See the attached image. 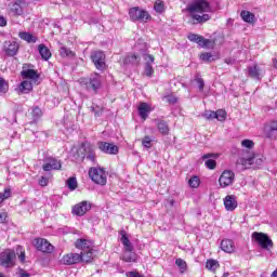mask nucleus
Wrapping results in <instances>:
<instances>
[{
    "mask_svg": "<svg viewBox=\"0 0 277 277\" xmlns=\"http://www.w3.org/2000/svg\"><path fill=\"white\" fill-rule=\"evenodd\" d=\"M186 10L195 23L202 25V23L211 21V15L209 14L213 12V8L207 0H195L187 5Z\"/></svg>",
    "mask_w": 277,
    "mask_h": 277,
    "instance_id": "obj_1",
    "label": "nucleus"
},
{
    "mask_svg": "<svg viewBox=\"0 0 277 277\" xmlns=\"http://www.w3.org/2000/svg\"><path fill=\"white\" fill-rule=\"evenodd\" d=\"M89 179H91L95 185L105 187V185H107V171L101 167H92L89 169Z\"/></svg>",
    "mask_w": 277,
    "mask_h": 277,
    "instance_id": "obj_2",
    "label": "nucleus"
},
{
    "mask_svg": "<svg viewBox=\"0 0 277 277\" xmlns=\"http://www.w3.org/2000/svg\"><path fill=\"white\" fill-rule=\"evenodd\" d=\"M80 84L89 92H94V94H96L102 85L101 75L93 74L89 78H82L80 79Z\"/></svg>",
    "mask_w": 277,
    "mask_h": 277,
    "instance_id": "obj_3",
    "label": "nucleus"
},
{
    "mask_svg": "<svg viewBox=\"0 0 277 277\" xmlns=\"http://www.w3.org/2000/svg\"><path fill=\"white\" fill-rule=\"evenodd\" d=\"M129 17L132 23H148L151 21L153 16L150 13L144 9H140V6H133L129 10Z\"/></svg>",
    "mask_w": 277,
    "mask_h": 277,
    "instance_id": "obj_4",
    "label": "nucleus"
},
{
    "mask_svg": "<svg viewBox=\"0 0 277 277\" xmlns=\"http://www.w3.org/2000/svg\"><path fill=\"white\" fill-rule=\"evenodd\" d=\"M16 261V252L12 249H5L0 253L1 267H14Z\"/></svg>",
    "mask_w": 277,
    "mask_h": 277,
    "instance_id": "obj_5",
    "label": "nucleus"
},
{
    "mask_svg": "<svg viewBox=\"0 0 277 277\" xmlns=\"http://www.w3.org/2000/svg\"><path fill=\"white\" fill-rule=\"evenodd\" d=\"M252 241H255V243H259L263 250H267L268 248H274V241L269 239V236L265 233L261 232H253L252 235Z\"/></svg>",
    "mask_w": 277,
    "mask_h": 277,
    "instance_id": "obj_6",
    "label": "nucleus"
},
{
    "mask_svg": "<svg viewBox=\"0 0 277 277\" xmlns=\"http://www.w3.org/2000/svg\"><path fill=\"white\" fill-rule=\"evenodd\" d=\"M105 60L106 56L103 51L91 52V61L97 70H105V68H107V63H105Z\"/></svg>",
    "mask_w": 277,
    "mask_h": 277,
    "instance_id": "obj_7",
    "label": "nucleus"
},
{
    "mask_svg": "<svg viewBox=\"0 0 277 277\" xmlns=\"http://www.w3.org/2000/svg\"><path fill=\"white\" fill-rule=\"evenodd\" d=\"M81 148L83 150V159L91 161L92 163H96V150L94 146L90 142H83L81 144Z\"/></svg>",
    "mask_w": 277,
    "mask_h": 277,
    "instance_id": "obj_8",
    "label": "nucleus"
},
{
    "mask_svg": "<svg viewBox=\"0 0 277 277\" xmlns=\"http://www.w3.org/2000/svg\"><path fill=\"white\" fill-rule=\"evenodd\" d=\"M235 183V172L230 170H225L219 177L220 187L226 189V187H230Z\"/></svg>",
    "mask_w": 277,
    "mask_h": 277,
    "instance_id": "obj_9",
    "label": "nucleus"
},
{
    "mask_svg": "<svg viewBox=\"0 0 277 277\" xmlns=\"http://www.w3.org/2000/svg\"><path fill=\"white\" fill-rule=\"evenodd\" d=\"M32 245L35 246L36 250H38L39 252L51 254V252H53L54 250L53 245H51V242H49V240L44 238H36L32 241Z\"/></svg>",
    "mask_w": 277,
    "mask_h": 277,
    "instance_id": "obj_10",
    "label": "nucleus"
},
{
    "mask_svg": "<svg viewBox=\"0 0 277 277\" xmlns=\"http://www.w3.org/2000/svg\"><path fill=\"white\" fill-rule=\"evenodd\" d=\"M247 75L251 79L261 81V79H263V76L265 75V69L263 67H261V65H259V64H253V65L247 67Z\"/></svg>",
    "mask_w": 277,
    "mask_h": 277,
    "instance_id": "obj_11",
    "label": "nucleus"
},
{
    "mask_svg": "<svg viewBox=\"0 0 277 277\" xmlns=\"http://www.w3.org/2000/svg\"><path fill=\"white\" fill-rule=\"evenodd\" d=\"M90 209H92V203L90 201H81L72 207L71 213L78 217H83Z\"/></svg>",
    "mask_w": 277,
    "mask_h": 277,
    "instance_id": "obj_12",
    "label": "nucleus"
},
{
    "mask_svg": "<svg viewBox=\"0 0 277 277\" xmlns=\"http://www.w3.org/2000/svg\"><path fill=\"white\" fill-rule=\"evenodd\" d=\"M97 148L105 155H118V146L114 143L98 142Z\"/></svg>",
    "mask_w": 277,
    "mask_h": 277,
    "instance_id": "obj_13",
    "label": "nucleus"
},
{
    "mask_svg": "<svg viewBox=\"0 0 277 277\" xmlns=\"http://www.w3.org/2000/svg\"><path fill=\"white\" fill-rule=\"evenodd\" d=\"M44 172H51V170H62V160L54 157H48L43 164Z\"/></svg>",
    "mask_w": 277,
    "mask_h": 277,
    "instance_id": "obj_14",
    "label": "nucleus"
},
{
    "mask_svg": "<svg viewBox=\"0 0 277 277\" xmlns=\"http://www.w3.org/2000/svg\"><path fill=\"white\" fill-rule=\"evenodd\" d=\"M21 47L18 45V42L16 41H5L3 45V52L8 57H14L18 54V49Z\"/></svg>",
    "mask_w": 277,
    "mask_h": 277,
    "instance_id": "obj_15",
    "label": "nucleus"
},
{
    "mask_svg": "<svg viewBox=\"0 0 277 277\" xmlns=\"http://www.w3.org/2000/svg\"><path fill=\"white\" fill-rule=\"evenodd\" d=\"M264 135H265V137H268V140H276V137H277V120H273L265 124Z\"/></svg>",
    "mask_w": 277,
    "mask_h": 277,
    "instance_id": "obj_16",
    "label": "nucleus"
},
{
    "mask_svg": "<svg viewBox=\"0 0 277 277\" xmlns=\"http://www.w3.org/2000/svg\"><path fill=\"white\" fill-rule=\"evenodd\" d=\"M61 263L63 265H77V263H81V254L67 253L62 258Z\"/></svg>",
    "mask_w": 277,
    "mask_h": 277,
    "instance_id": "obj_17",
    "label": "nucleus"
},
{
    "mask_svg": "<svg viewBox=\"0 0 277 277\" xmlns=\"http://www.w3.org/2000/svg\"><path fill=\"white\" fill-rule=\"evenodd\" d=\"M137 111L140 118L146 121L148 119V116H150V111H153V107H150V104L146 102H141L137 106Z\"/></svg>",
    "mask_w": 277,
    "mask_h": 277,
    "instance_id": "obj_18",
    "label": "nucleus"
},
{
    "mask_svg": "<svg viewBox=\"0 0 277 277\" xmlns=\"http://www.w3.org/2000/svg\"><path fill=\"white\" fill-rule=\"evenodd\" d=\"M23 79H30V81H38L40 79V75L36 69H26L25 65L23 66V70L21 71Z\"/></svg>",
    "mask_w": 277,
    "mask_h": 277,
    "instance_id": "obj_19",
    "label": "nucleus"
},
{
    "mask_svg": "<svg viewBox=\"0 0 277 277\" xmlns=\"http://www.w3.org/2000/svg\"><path fill=\"white\" fill-rule=\"evenodd\" d=\"M213 158L217 159V154H206L201 157V159H207L205 166L208 170H215L217 168V162Z\"/></svg>",
    "mask_w": 277,
    "mask_h": 277,
    "instance_id": "obj_20",
    "label": "nucleus"
},
{
    "mask_svg": "<svg viewBox=\"0 0 277 277\" xmlns=\"http://www.w3.org/2000/svg\"><path fill=\"white\" fill-rule=\"evenodd\" d=\"M237 196L235 195H227L224 198V207L226 211H235L237 209Z\"/></svg>",
    "mask_w": 277,
    "mask_h": 277,
    "instance_id": "obj_21",
    "label": "nucleus"
},
{
    "mask_svg": "<svg viewBox=\"0 0 277 277\" xmlns=\"http://www.w3.org/2000/svg\"><path fill=\"white\" fill-rule=\"evenodd\" d=\"M76 248L85 252L94 248V242H92V240L81 238L76 241Z\"/></svg>",
    "mask_w": 277,
    "mask_h": 277,
    "instance_id": "obj_22",
    "label": "nucleus"
},
{
    "mask_svg": "<svg viewBox=\"0 0 277 277\" xmlns=\"http://www.w3.org/2000/svg\"><path fill=\"white\" fill-rule=\"evenodd\" d=\"M237 166H241L242 170H248L254 166V155L241 157L237 160Z\"/></svg>",
    "mask_w": 277,
    "mask_h": 277,
    "instance_id": "obj_23",
    "label": "nucleus"
},
{
    "mask_svg": "<svg viewBox=\"0 0 277 277\" xmlns=\"http://www.w3.org/2000/svg\"><path fill=\"white\" fill-rule=\"evenodd\" d=\"M156 127L161 135H170V126H168V121L156 119Z\"/></svg>",
    "mask_w": 277,
    "mask_h": 277,
    "instance_id": "obj_24",
    "label": "nucleus"
},
{
    "mask_svg": "<svg viewBox=\"0 0 277 277\" xmlns=\"http://www.w3.org/2000/svg\"><path fill=\"white\" fill-rule=\"evenodd\" d=\"M221 250L227 254H233V252H235V241L230 239H223L221 241Z\"/></svg>",
    "mask_w": 277,
    "mask_h": 277,
    "instance_id": "obj_25",
    "label": "nucleus"
},
{
    "mask_svg": "<svg viewBox=\"0 0 277 277\" xmlns=\"http://www.w3.org/2000/svg\"><path fill=\"white\" fill-rule=\"evenodd\" d=\"M17 90H18V94H29V92L34 90V84L28 80H24L21 82Z\"/></svg>",
    "mask_w": 277,
    "mask_h": 277,
    "instance_id": "obj_26",
    "label": "nucleus"
},
{
    "mask_svg": "<svg viewBox=\"0 0 277 277\" xmlns=\"http://www.w3.org/2000/svg\"><path fill=\"white\" fill-rule=\"evenodd\" d=\"M120 236V241L123 245L124 250H127V252H133V245L131 243V240H129V237H127V232L121 230Z\"/></svg>",
    "mask_w": 277,
    "mask_h": 277,
    "instance_id": "obj_27",
    "label": "nucleus"
},
{
    "mask_svg": "<svg viewBox=\"0 0 277 277\" xmlns=\"http://www.w3.org/2000/svg\"><path fill=\"white\" fill-rule=\"evenodd\" d=\"M81 263H92L94 261V249H88L87 251H81Z\"/></svg>",
    "mask_w": 277,
    "mask_h": 277,
    "instance_id": "obj_28",
    "label": "nucleus"
},
{
    "mask_svg": "<svg viewBox=\"0 0 277 277\" xmlns=\"http://www.w3.org/2000/svg\"><path fill=\"white\" fill-rule=\"evenodd\" d=\"M137 259H140V256L133 251L126 250L122 255V261H124V263H137Z\"/></svg>",
    "mask_w": 277,
    "mask_h": 277,
    "instance_id": "obj_29",
    "label": "nucleus"
},
{
    "mask_svg": "<svg viewBox=\"0 0 277 277\" xmlns=\"http://www.w3.org/2000/svg\"><path fill=\"white\" fill-rule=\"evenodd\" d=\"M18 38H21V40H25V42H28V43L38 42V37L34 36L31 32H27V31L18 32Z\"/></svg>",
    "mask_w": 277,
    "mask_h": 277,
    "instance_id": "obj_30",
    "label": "nucleus"
},
{
    "mask_svg": "<svg viewBox=\"0 0 277 277\" xmlns=\"http://www.w3.org/2000/svg\"><path fill=\"white\" fill-rule=\"evenodd\" d=\"M39 54L41 55V58L44 60V62H49L51 60V50L47 48L44 44H39L38 47Z\"/></svg>",
    "mask_w": 277,
    "mask_h": 277,
    "instance_id": "obj_31",
    "label": "nucleus"
},
{
    "mask_svg": "<svg viewBox=\"0 0 277 277\" xmlns=\"http://www.w3.org/2000/svg\"><path fill=\"white\" fill-rule=\"evenodd\" d=\"M198 45L201 47V49H213L215 47V41L211 39H206L205 37H199V41L197 42Z\"/></svg>",
    "mask_w": 277,
    "mask_h": 277,
    "instance_id": "obj_32",
    "label": "nucleus"
},
{
    "mask_svg": "<svg viewBox=\"0 0 277 277\" xmlns=\"http://www.w3.org/2000/svg\"><path fill=\"white\" fill-rule=\"evenodd\" d=\"M240 16L242 21H245V23H250V24L254 23L255 16L250 11H241Z\"/></svg>",
    "mask_w": 277,
    "mask_h": 277,
    "instance_id": "obj_33",
    "label": "nucleus"
},
{
    "mask_svg": "<svg viewBox=\"0 0 277 277\" xmlns=\"http://www.w3.org/2000/svg\"><path fill=\"white\" fill-rule=\"evenodd\" d=\"M188 185L192 189H198L200 187V177L198 175H194L188 180Z\"/></svg>",
    "mask_w": 277,
    "mask_h": 277,
    "instance_id": "obj_34",
    "label": "nucleus"
},
{
    "mask_svg": "<svg viewBox=\"0 0 277 277\" xmlns=\"http://www.w3.org/2000/svg\"><path fill=\"white\" fill-rule=\"evenodd\" d=\"M175 265H177L180 274H185V272H187V262H185V260L181 258L176 259Z\"/></svg>",
    "mask_w": 277,
    "mask_h": 277,
    "instance_id": "obj_35",
    "label": "nucleus"
},
{
    "mask_svg": "<svg viewBox=\"0 0 277 277\" xmlns=\"http://www.w3.org/2000/svg\"><path fill=\"white\" fill-rule=\"evenodd\" d=\"M60 55L62 57H75L76 56L75 52L66 47H62L60 49Z\"/></svg>",
    "mask_w": 277,
    "mask_h": 277,
    "instance_id": "obj_36",
    "label": "nucleus"
},
{
    "mask_svg": "<svg viewBox=\"0 0 277 277\" xmlns=\"http://www.w3.org/2000/svg\"><path fill=\"white\" fill-rule=\"evenodd\" d=\"M220 267V263L215 260H208L206 262V269H209L210 272H215Z\"/></svg>",
    "mask_w": 277,
    "mask_h": 277,
    "instance_id": "obj_37",
    "label": "nucleus"
},
{
    "mask_svg": "<svg viewBox=\"0 0 277 277\" xmlns=\"http://www.w3.org/2000/svg\"><path fill=\"white\" fill-rule=\"evenodd\" d=\"M154 10H155V12H157L158 14H163V12H166V5L163 4V1L157 0V1L155 2Z\"/></svg>",
    "mask_w": 277,
    "mask_h": 277,
    "instance_id": "obj_38",
    "label": "nucleus"
},
{
    "mask_svg": "<svg viewBox=\"0 0 277 277\" xmlns=\"http://www.w3.org/2000/svg\"><path fill=\"white\" fill-rule=\"evenodd\" d=\"M11 12L13 14H15V16H23L24 14V10H23V6H21V4L18 3H14L11 8Z\"/></svg>",
    "mask_w": 277,
    "mask_h": 277,
    "instance_id": "obj_39",
    "label": "nucleus"
},
{
    "mask_svg": "<svg viewBox=\"0 0 277 277\" xmlns=\"http://www.w3.org/2000/svg\"><path fill=\"white\" fill-rule=\"evenodd\" d=\"M8 90H10V84H8L5 79L0 78V94H5Z\"/></svg>",
    "mask_w": 277,
    "mask_h": 277,
    "instance_id": "obj_40",
    "label": "nucleus"
},
{
    "mask_svg": "<svg viewBox=\"0 0 277 277\" xmlns=\"http://www.w3.org/2000/svg\"><path fill=\"white\" fill-rule=\"evenodd\" d=\"M32 118L35 122L42 118V109L40 107L36 106L32 108Z\"/></svg>",
    "mask_w": 277,
    "mask_h": 277,
    "instance_id": "obj_41",
    "label": "nucleus"
},
{
    "mask_svg": "<svg viewBox=\"0 0 277 277\" xmlns=\"http://www.w3.org/2000/svg\"><path fill=\"white\" fill-rule=\"evenodd\" d=\"M215 120H219V122H224V120H226V110L224 109L216 110Z\"/></svg>",
    "mask_w": 277,
    "mask_h": 277,
    "instance_id": "obj_42",
    "label": "nucleus"
},
{
    "mask_svg": "<svg viewBox=\"0 0 277 277\" xmlns=\"http://www.w3.org/2000/svg\"><path fill=\"white\" fill-rule=\"evenodd\" d=\"M126 63L127 64H140V56L135 54L128 55L126 57Z\"/></svg>",
    "mask_w": 277,
    "mask_h": 277,
    "instance_id": "obj_43",
    "label": "nucleus"
},
{
    "mask_svg": "<svg viewBox=\"0 0 277 277\" xmlns=\"http://www.w3.org/2000/svg\"><path fill=\"white\" fill-rule=\"evenodd\" d=\"M199 57L201 62H207V63L213 62V54H211L210 52L201 53Z\"/></svg>",
    "mask_w": 277,
    "mask_h": 277,
    "instance_id": "obj_44",
    "label": "nucleus"
},
{
    "mask_svg": "<svg viewBox=\"0 0 277 277\" xmlns=\"http://www.w3.org/2000/svg\"><path fill=\"white\" fill-rule=\"evenodd\" d=\"M77 177H69L67 180V187L68 189H70L71 192H75V189L77 188Z\"/></svg>",
    "mask_w": 277,
    "mask_h": 277,
    "instance_id": "obj_45",
    "label": "nucleus"
},
{
    "mask_svg": "<svg viewBox=\"0 0 277 277\" xmlns=\"http://www.w3.org/2000/svg\"><path fill=\"white\" fill-rule=\"evenodd\" d=\"M10 196H12V190L10 188H5L4 193H0V205L4 200H8V198H10Z\"/></svg>",
    "mask_w": 277,
    "mask_h": 277,
    "instance_id": "obj_46",
    "label": "nucleus"
},
{
    "mask_svg": "<svg viewBox=\"0 0 277 277\" xmlns=\"http://www.w3.org/2000/svg\"><path fill=\"white\" fill-rule=\"evenodd\" d=\"M142 146H144V148H153V138H150V136L143 137Z\"/></svg>",
    "mask_w": 277,
    "mask_h": 277,
    "instance_id": "obj_47",
    "label": "nucleus"
},
{
    "mask_svg": "<svg viewBox=\"0 0 277 277\" xmlns=\"http://www.w3.org/2000/svg\"><path fill=\"white\" fill-rule=\"evenodd\" d=\"M154 74H155V69H153V65H150V63H146L145 64V75H146V77H153Z\"/></svg>",
    "mask_w": 277,
    "mask_h": 277,
    "instance_id": "obj_48",
    "label": "nucleus"
},
{
    "mask_svg": "<svg viewBox=\"0 0 277 277\" xmlns=\"http://www.w3.org/2000/svg\"><path fill=\"white\" fill-rule=\"evenodd\" d=\"M202 116L206 120H215V111L213 110H206Z\"/></svg>",
    "mask_w": 277,
    "mask_h": 277,
    "instance_id": "obj_49",
    "label": "nucleus"
},
{
    "mask_svg": "<svg viewBox=\"0 0 277 277\" xmlns=\"http://www.w3.org/2000/svg\"><path fill=\"white\" fill-rule=\"evenodd\" d=\"M195 81L199 88V92H203L205 90V79H202L201 77H196Z\"/></svg>",
    "mask_w": 277,
    "mask_h": 277,
    "instance_id": "obj_50",
    "label": "nucleus"
},
{
    "mask_svg": "<svg viewBox=\"0 0 277 277\" xmlns=\"http://www.w3.org/2000/svg\"><path fill=\"white\" fill-rule=\"evenodd\" d=\"M241 146L243 148H254V141H252V140H243L241 142Z\"/></svg>",
    "mask_w": 277,
    "mask_h": 277,
    "instance_id": "obj_51",
    "label": "nucleus"
},
{
    "mask_svg": "<svg viewBox=\"0 0 277 277\" xmlns=\"http://www.w3.org/2000/svg\"><path fill=\"white\" fill-rule=\"evenodd\" d=\"M200 37L199 35L197 34H188L187 38L190 42H196L198 44L199 40H200Z\"/></svg>",
    "mask_w": 277,
    "mask_h": 277,
    "instance_id": "obj_52",
    "label": "nucleus"
},
{
    "mask_svg": "<svg viewBox=\"0 0 277 277\" xmlns=\"http://www.w3.org/2000/svg\"><path fill=\"white\" fill-rule=\"evenodd\" d=\"M263 161H265L263 156H254L255 168H261V166H263Z\"/></svg>",
    "mask_w": 277,
    "mask_h": 277,
    "instance_id": "obj_53",
    "label": "nucleus"
},
{
    "mask_svg": "<svg viewBox=\"0 0 277 277\" xmlns=\"http://www.w3.org/2000/svg\"><path fill=\"white\" fill-rule=\"evenodd\" d=\"M167 103H170L171 105H175V103L179 102V98H176V96L174 95H167L164 96Z\"/></svg>",
    "mask_w": 277,
    "mask_h": 277,
    "instance_id": "obj_54",
    "label": "nucleus"
},
{
    "mask_svg": "<svg viewBox=\"0 0 277 277\" xmlns=\"http://www.w3.org/2000/svg\"><path fill=\"white\" fill-rule=\"evenodd\" d=\"M144 60L146 64H150V66L155 64V56H153L151 54H145Z\"/></svg>",
    "mask_w": 277,
    "mask_h": 277,
    "instance_id": "obj_55",
    "label": "nucleus"
},
{
    "mask_svg": "<svg viewBox=\"0 0 277 277\" xmlns=\"http://www.w3.org/2000/svg\"><path fill=\"white\" fill-rule=\"evenodd\" d=\"M39 185H40V187H47V185H49V177L41 176L39 179Z\"/></svg>",
    "mask_w": 277,
    "mask_h": 277,
    "instance_id": "obj_56",
    "label": "nucleus"
},
{
    "mask_svg": "<svg viewBox=\"0 0 277 277\" xmlns=\"http://www.w3.org/2000/svg\"><path fill=\"white\" fill-rule=\"evenodd\" d=\"M0 27H8V18L3 15H0Z\"/></svg>",
    "mask_w": 277,
    "mask_h": 277,
    "instance_id": "obj_57",
    "label": "nucleus"
},
{
    "mask_svg": "<svg viewBox=\"0 0 277 277\" xmlns=\"http://www.w3.org/2000/svg\"><path fill=\"white\" fill-rule=\"evenodd\" d=\"M5 220H8V213L1 212L0 213V224H5Z\"/></svg>",
    "mask_w": 277,
    "mask_h": 277,
    "instance_id": "obj_58",
    "label": "nucleus"
},
{
    "mask_svg": "<svg viewBox=\"0 0 277 277\" xmlns=\"http://www.w3.org/2000/svg\"><path fill=\"white\" fill-rule=\"evenodd\" d=\"M18 260L21 261V263H25V251L21 252Z\"/></svg>",
    "mask_w": 277,
    "mask_h": 277,
    "instance_id": "obj_59",
    "label": "nucleus"
},
{
    "mask_svg": "<svg viewBox=\"0 0 277 277\" xmlns=\"http://www.w3.org/2000/svg\"><path fill=\"white\" fill-rule=\"evenodd\" d=\"M29 276H31V275H29V273H27L23 269L19 271V277H29Z\"/></svg>",
    "mask_w": 277,
    "mask_h": 277,
    "instance_id": "obj_60",
    "label": "nucleus"
},
{
    "mask_svg": "<svg viewBox=\"0 0 277 277\" xmlns=\"http://www.w3.org/2000/svg\"><path fill=\"white\" fill-rule=\"evenodd\" d=\"M91 111L93 114H95V116H101V113L98 110H96V108H94V107L91 108Z\"/></svg>",
    "mask_w": 277,
    "mask_h": 277,
    "instance_id": "obj_61",
    "label": "nucleus"
},
{
    "mask_svg": "<svg viewBox=\"0 0 277 277\" xmlns=\"http://www.w3.org/2000/svg\"><path fill=\"white\" fill-rule=\"evenodd\" d=\"M271 276H272V277H277V269L274 271Z\"/></svg>",
    "mask_w": 277,
    "mask_h": 277,
    "instance_id": "obj_62",
    "label": "nucleus"
},
{
    "mask_svg": "<svg viewBox=\"0 0 277 277\" xmlns=\"http://www.w3.org/2000/svg\"><path fill=\"white\" fill-rule=\"evenodd\" d=\"M273 64H274L275 68H277V58H275V60L273 61Z\"/></svg>",
    "mask_w": 277,
    "mask_h": 277,
    "instance_id": "obj_63",
    "label": "nucleus"
},
{
    "mask_svg": "<svg viewBox=\"0 0 277 277\" xmlns=\"http://www.w3.org/2000/svg\"><path fill=\"white\" fill-rule=\"evenodd\" d=\"M0 277H3V274L0 273Z\"/></svg>",
    "mask_w": 277,
    "mask_h": 277,
    "instance_id": "obj_64",
    "label": "nucleus"
}]
</instances>
